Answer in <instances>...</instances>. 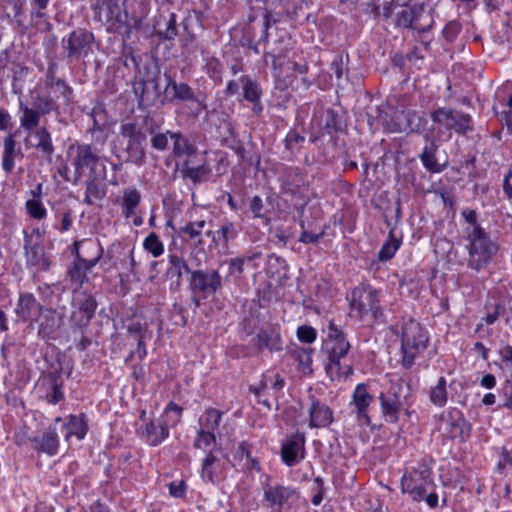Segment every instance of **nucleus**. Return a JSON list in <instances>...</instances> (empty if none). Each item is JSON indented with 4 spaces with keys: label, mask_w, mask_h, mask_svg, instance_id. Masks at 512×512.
<instances>
[{
    "label": "nucleus",
    "mask_w": 512,
    "mask_h": 512,
    "mask_svg": "<svg viewBox=\"0 0 512 512\" xmlns=\"http://www.w3.org/2000/svg\"><path fill=\"white\" fill-rule=\"evenodd\" d=\"M157 128L153 121V112L126 119L119 126V138L124 161L141 167L147 159V133Z\"/></svg>",
    "instance_id": "1"
},
{
    "label": "nucleus",
    "mask_w": 512,
    "mask_h": 512,
    "mask_svg": "<svg viewBox=\"0 0 512 512\" xmlns=\"http://www.w3.org/2000/svg\"><path fill=\"white\" fill-rule=\"evenodd\" d=\"M350 348L351 346L345 333L334 322L330 321L323 350L328 356L325 370L332 380L342 377L347 378L353 373L351 364L341 362L348 354Z\"/></svg>",
    "instance_id": "2"
},
{
    "label": "nucleus",
    "mask_w": 512,
    "mask_h": 512,
    "mask_svg": "<svg viewBox=\"0 0 512 512\" xmlns=\"http://www.w3.org/2000/svg\"><path fill=\"white\" fill-rule=\"evenodd\" d=\"M468 245L467 266L476 272L491 263L493 257L497 254L498 243L491 239L489 234L481 226L466 230Z\"/></svg>",
    "instance_id": "3"
},
{
    "label": "nucleus",
    "mask_w": 512,
    "mask_h": 512,
    "mask_svg": "<svg viewBox=\"0 0 512 512\" xmlns=\"http://www.w3.org/2000/svg\"><path fill=\"white\" fill-rule=\"evenodd\" d=\"M126 0H96L92 4L94 20L105 24L110 33L121 34L125 39L131 37L129 16L124 9Z\"/></svg>",
    "instance_id": "4"
},
{
    "label": "nucleus",
    "mask_w": 512,
    "mask_h": 512,
    "mask_svg": "<svg viewBox=\"0 0 512 512\" xmlns=\"http://www.w3.org/2000/svg\"><path fill=\"white\" fill-rule=\"evenodd\" d=\"M350 308L352 315L361 320L370 316L373 324L386 323V316L380 304L379 292L369 285L353 289Z\"/></svg>",
    "instance_id": "5"
},
{
    "label": "nucleus",
    "mask_w": 512,
    "mask_h": 512,
    "mask_svg": "<svg viewBox=\"0 0 512 512\" xmlns=\"http://www.w3.org/2000/svg\"><path fill=\"white\" fill-rule=\"evenodd\" d=\"M429 337L422 326L410 319L402 327L401 366L410 369L415 359L427 348Z\"/></svg>",
    "instance_id": "6"
},
{
    "label": "nucleus",
    "mask_w": 512,
    "mask_h": 512,
    "mask_svg": "<svg viewBox=\"0 0 512 512\" xmlns=\"http://www.w3.org/2000/svg\"><path fill=\"white\" fill-rule=\"evenodd\" d=\"M402 9L395 14L394 25L396 28L412 30L413 37H420L430 32L435 24L433 17L427 13L423 2L401 6Z\"/></svg>",
    "instance_id": "7"
},
{
    "label": "nucleus",
    "mask_w": 512,
    "mask_h": 512,
    "mask_svg": "<svg viewBox=\"0 0 512 512\" xmlns=\"http://www.w3.org/2000/svg\"><path fill=\"white\" fill-rule=\"evenodd\" d=\"M261 485L263 502L272 511L282 512L284 509L291 508L300 498L299 488L284 482L272 481L269 476Z\"/></svg>",
    "instance_id": "8"
},
{
    "label": "nucleus",
    "mask_w": 512,
    "mask_h": 512,
    "mask_svg": "<svg viewBox=\"0 0 512 512\" xmlns=\"http://www.w3.org/2000/svg\"><path fill=\"white\" fill-rule=\"evenodd\" d=\"M432 483V469L425 460L406 470L401 478V492L407 493L416 502H421L426 494V486Z\"/></svg>",
    "instance_id": "9"
},
{
    "label": "nucleus",
    "mask_w": 512,
    "mask_h": 512,
    "mask_svg": "<svg viewBox=\"0 0 512 512\" xmlns=\"http://www.w3.org/2000/svg\"><path fill=\"white\" fill-rule=\"evenodd\" d=\"M67 157L74 167L75 179L77 183L83 176L86 169L91 174L95 173L96 167L100 161L99 154L90 144L74 142L67 149Z\"/></svg>",
    "instance_id": "10"
},
{
    "label": "nucleus",
    "mask_w": 512,
    "mask_h": 512,
    "mask_svg": "<svg viewBox=\"0 0 512 512\" xmlns=\"http://www.w3.org/2000/svg\"><path fill=\"white\" fill-rule=\"evenodd\" d=\"M97 306V301L92 294L85 290L74 292L72 300L73 312L71 315L73 332L86 329L89 326L95 316Z\"/></svg>",
    "instance_id": "11"
},
{
    "label": "nucleus",
    "mask_w": 512,
    "mask_h": 512,
    "mask_svg": "<svg viewBox=\"0 0 512 512\" xmlns=\"http://www.w3.org/2000/svg\"><path fill=\"white\" fill-rule=\"evenodd\" d=\"M24 236V256L25 263L28 268L34 269L36 272H45L50 269L51 261L45 254L44 248L41 244V233L38 228L34 229L32 233L23 231Z\"/></svg>",
    "instance_id": "12"
},
{
    "label": "nucleus",
    "mask_w": 512,
    "mask_h": 512,
    "mask_svg": "<svg viewBox=\"0 0 512 512\" xmlns=\"http://www.w3.org/2000/svg\"><path fill=\"white\" fill-rule=\"evenodd\" d=\"M133 92L137 98L138 108L145 110L154 106L160 99V70L154 66L146 78H139L133 82Z\"/></svg>",
    "instance_id": "13"
},
{
    "label": "nucleus",
    "mask_w": 512,
    "mask_h": 512,
    "mask_svg": "<svg viewBox=\"0 0 512 512\" xmlns=\"http://www.w3.org/2000/svg\"><path fill=\"white\" fill-rule=\"evenodd\" d=\"M225 454L221 447L207 451L201 461L200 477L205 484L219 485L226 477Z\"/></svg>",
    "instance_id": "14"
},
{
    "label": "nucleus",
    "mask_w": 512,
    "mask_h": 512,
    "mask_svg": "<svg viewBox=\"0 0 512 512\" xmlns=\"http://www.w3.org/2000/svg\"><path fill=\"white\" fill-rule=\"evenodd\" d=\"M431 119L446 130H453L460 135H466L468 132L473 131L472 117L462 111L443 107L438 108L431 113Z\"/></svg>",
    "instance_id": "15"
},
{
    "label": "nucleus",
    "mask_w": 512,
    "mask_h": 512,
    "mask_svg": "<svg viewBox=\"0 0 512 512\" xmlns=\"http://www.w3.org/2000/svg\"><path fill=\"white\" fill-rule=\"evenodd\" d=\"M281 192L306 203L309 200V185L306 175L299 167H287L279 177Z\"/></svg>",
    "instance_id": "16"
},
{
    "label": "nucleus",
    "mask_w": 512,
    "mask_h": 512,
    "mask_svg": "<svg viewBox=\"0 0 512 512\" xmlns=\"http://www.w3.org/2000/svg\"><path fill=\"white\" fill-rule=\"evenodd\" d=\"M87 250L93 252L94 256L91 259L78 258V260H73L67 270L69 280L74 284L82 285L88 281L87 274L99 263L104 253L100 242H88Z\"/></svg>",
    "instance_id": "17"
},
{
    "label": "nucleus",
    "mask_w": 512,
    "mask_h": 512,
    "mask_svg": "<svg viewBox=\"0 0 512 512\" xmlns=\"http://www.w3.org/2000/svg\"><path fill=\"white\" fill-rule=\"evenodd\" d=\"M222 287V278L217 270H194L191 272L189 288L193 295H201L204 299L214 295Z\"/></svg>",
    "instance_id": "18"
},
{
    "label": "nucleus",
    "mask_w": 512,
    "mask_h": 512,
    "mask_svg": "<svg viewBox=\"0 0 512 512\" xmlns=\"http://www.w3.org/2000/svg\"><path fill=\"white\" fill-rule=\"evenodd\" d=\"M440 422L439 430L448 439L465 441L470 436L471 425L459 410L454 409L443 413L440 416Z\"/></svg>",
    "instance_id": "19"
},
{
    "label": "nucleus",
    "mask_w": 512,
    "mask_h": 512,
    "mask_svg": "<svg viewBox=\"0 0 512 512\" xmlns=\"http://www.w3.org/2000/svg\"><path fill=\"white\" fill-rule=\"evenodd\" d=\"M94 34L85 29L77 28L73 30L62 43L68 58H76L87 56L92 51V43L94 42Z\"/></svg>",
    "instance_id": "20"
},
{
    "label": "nucleus",
    "mask_w": 512,
    "mask_h": 512,
    "mask_svg": "<svg viewBox=\"0 0 512 512\" xmlns=\"http://www.w3.org/2000/svg\"><path fill=\"white\" fill-rule=\"evenodd\" d=\"M373 403L374 396L370 394L368 385L366 383H358L353 391L350 405L353 407V412L359 424L370 425L371 419L368 410Z\"/></svg>",
    "instance_id": "21"
},
{
    "label": "nucleus",
    "mask_w": 512,
    "mask_h": 512,
    "mask_svg": "<svg viewBox=\"0 0 512 512\" xmlns=\"http://www.w3.org/2000/svg\"><path fill=\"white\" fill-rule=\"evenodd\" d=\"M29 442L38 455L53 457L59 452L60 438L55 425H49L41 434L29 437Z\"/></svg>",
    "instance_id": "22"
},
{
    "label": "nucleus",
    "mask_w": 512,
    "mask_h": 512,
    "mask_svg": "<svg viewBox=\"0 0 512 512\" xmlns=\"http://www.w3.org/2000/svg\"><path fill=\"white\" fill-rule=\"evenodd\" d=\"M305 458V436L296 433L281 444V459L285 465L292 467Z\"/></svg>",
    "instance_id": "23"
},
{
    "label": "nucleus",
    "mask_w": 512,
    "mask_h": 512,
    "mask_svg": "<svg viewBox=\"0 0 512 512\" xmlns=\"http://www.w3.org/2000/svg\"><path fill=\"white\" fill-rule=\"evenodd\" d=\"M341 130L340 117L334 109H328L320 123L319 128L311 135L310 141L316 143L326 136L328 142L337 145V133Z\"/></svg>",
    "instance_id": "24"
},
{
    "label": "nucleus",
    "mask_w": 512,
    "mask_h": 512,
    "mask_svg": "<svg viewBox=\"0 0 512 512\" xmlns=\"http://www.w3.org/2000/svg\"><path fill=\"white\" fill-rule=\"evenodd\" d=\"M14 312L21 322L37 321L44 312V306L30 292L20 293Z\"/></svg>",
    "instance_id": "25"
},
{
    "label": "nucleus",
    "mask_w": 512,
    "mask_h": 512,
    "mask_svg": "<svg viewBox=\"0 0 512 512\" xmlns=\"http://www.w3.org/2000/svg\"><path fill=\"white\" fill-rule=\"evenodd\" d=\"M310 405L308 408V426L311 429L315 428H327L329 427L333 421V410L323 401L316 398L315 396H310Z\"/></svg>",
    "instance_id": "26"
},
{
    "label": "nucleus",
    "mask_w": 512,
    "mask_h": 512,
    "mask_svg": "<svg viewBox=\"0 0 512 512\" xmlns=\"http://www.w3.org/2000/svg\"><path fill=\"white\" fill-rule=\"evenodd\" d=\"M31 105L42 115L46 116L51 113L60 114V105L58 98L60 95L54 94L53 91L43 90L37 85L31 92Z\"/></svg>",
    "instance_id": "27"
},
{
    "label": "nucleus",
    "mask_w": 512,
    "mask_h": 512,
    "mask_svg": "<svg viewBox=\"0 0 512 512\" xmlns=\"http://www.w3.org/2000/svg\"><path fill=\"white\" fill-rule=\"evenodd\" d=\"M169 426V421L165 416L150 419L140 434L141 438L150 446H158L169 437Z\"/></svg>",
    "instance_id": "28"
},
{
    "label": "nucleus",
    "mask_w": 512,
    "mask_h": 512,
    "mask_svg": "<svg viewBox=\"0 0 512 512\" xmlns=\"http://www.w3.org/2000/svg\"><path fill=\"white\" fill-rule=\"evenodd\" d=\"M401 385H398V390L391 389L388 392H381L378 399L380 401L381 413L385 420L389 423H397L399 421V414L402 407L399 391Z\"/></svg>",
    "instance_id": "29"
},
{
    "label": "nucleus",
    "mask_w": 512,
    "mask_h": 512,
    "mask_svg": "<svg viewBox=\"0 0 512 512\" xmlns=\"http://www.w3.org/2000/svg\"><path fill=\"white\" fill-rule=\"evenodd\" d=\"M424 142L422 153L419 155L422 165L430 173H441L445 169V165L439 164L436 160L439 145L432 132L424 134Z\"/></svg>",
    "instance_id": "30"
},
{
    "label": "nucleus",
    "mask_w": 512,
    "mask_h": 512,
    "mask_svg": "<svg viewBox=\"0 0 512 512\" xmlns=\"http://www.w3.org/2000/svg\"><path fill=\"white\" fill-rule=\"evenodd\" d=\"M165 76L168 80L166 89H172L173 99L180 101L195 102L197 104V111L195 113L196 116H198L201 111L206 110L208 108L205 98L199 99L195 94L194 90L192 89V87H190L187 83H178L174 81L168 74H165Z\"/></svg>",
    "instance_id": "31"
},
{
    "label": "nucleus",
    "mask_w": 512,
    "mask_h": 512,
    "mask_svg": "<svg viewBox=\"0 0 512 512\" xmlns=\"http://www.w3.org/2000/svg\"><path fill=\"white\" fill-rule=\"evenodd\" d=\"M252 444L248 441H241L233 451L232 466L239 467L244 471H260L261 466L257 458L252 456Z\"/></svg>",
    "instance_id": "32"
},
{
    "label": "nucleus",
    "mask_w": 512,
    "mask_h": 512,
    "mask_svg": "<svg viewBox=\"0 0 512 512\" xmlns=\"http://www.w3.org/2000/svg\"><path fill=\"white\" fill-rule=\"evenodd\" d=\"M40 317L42 318L38 325L39 337L44 340L55 339L62 325V318L57 316L55 309L46 307Z\"/></svg>",
    "instance_id": "33"
},
{
    "label": "nucleus",
    "mask_w": 512,
    "mask_h": 512,
    "mask_svg": "<svg viewBox=\"0 0 512 512\" xmlns=\"http://www.w3.org/2000/svg\"><path fill=\"white\" fill-rule=\"evenodd\" d=\"M181 177L184 180H190L193 184H200L208 180L211 174L209 164L204 161L203 163L193 166L190 159H185L180 165L177 164Z\"/></svg>",
    "instance_id": "34"
},
{
    "label": "nucleus",
    "mask_w": 512,
    "mask_h": 512,
    "mask_svg": "<svg viewBox=\"0 0 512 512\" xmlns=\"http://www.w3.org/2000/svg\"><path fill=\"white\" fill-rule=\"evenodd\" d=\"M253 341L259 351L268 349L271 352H278L282 350L281 336L274 327L259 329Z\"/></svg>",
    "instance_id": "35"
},
{
    "label": "nucleus",
    "mask_w": 512,
    "mask_h": 512,
    "mask_svg": "<svg viewBox=\"0 0 512 512\" xmlns=\"http://www.w3.org/2000/svg\"><path fill=\"white\" fill-rule=\"evenodd\" d=\"M43 90L53 91L54 94L61 95L66 102H69L73 95L72 88L64 79L56 77L54 65H49L44 78Z\"/></svg>",
    "instance_id": "36"
},
{
    "label": "nucleus",
    "mask_w": 512,
    "mask_h": 512,
    "mask_svg": "<svg viewBox=\"0 0 512 512\" xmlns=\"http://www.w3.org/2000/svg\"><path fill=\"white\" fill-rule=\"evenodd\" d=\"M63 428L66 430L64 435L66 441H69L72 436H75L78 440L84 439L89 429L86 414H70L66 417Z\"/></svg>",
    "instance_id": "37"
},
{
    "label": "nucleus",
    "mask_w": 512,
    "mask_h": 512,
    "mask_svg": "<svg viewBox=\"0 0 512 512\" xmlns=\"http://www.w3.org/2000/svg\"><path fill=\"white\" fill-rule=\"evenodd\" d=\"M167 257L168 268L166 270V276L171 279L176 278L177 284L180 285L183 275L185 273H189L191 275V272L193 271L190 269L188 262L183 255L177 254L169 249Z\"/></svg>",
    "instance_id": "38"
},
{
    "label": "nucleus",
    "mask_w": 512,
    "mask_h": 512,
    "mask_svg": "<svg viewBox=\"0 0 512 512\" xmlns=\"http://www.w3.org/2000/svg\"><path fill=\"white\" fill-rule=\"evenodd\" d=\"M285 385L284 378L277 372L267 371L262 375L259 386L250 387V391L255 396H260L261 392H265L268 388H271L275 391V398L278 397V394L281 392Z\"/></svg>",
    "instance_id": "39"
},
{
    "label": "nucleus",
    "mask_w": 512,
    "mask_h": 512,
    "mask_svg": "<svg viewBox=\"0 0 512 512\" xmlns=\"http://www.w3.org/2000/svg\"><path fill=\"white\" fill-rule=\"evenodd\" d=\"M170 139L173 141V155L177 158L181 156H191L197 152V146L190 141L188 137L180 131H168Z\"/></svg>",
    "instance_id": "40"
},
{
    "label": "nucleus",
    "mask_w": 512,
    "mask_h": 512,
    "mask_svg": "<svg viewBox=\"0 0 512 512\" xmlns=\"http://www.w3.org/2000/svg\"><path fill=\"white\" fill-rule=\"evenodd\" d=\"M33 136L36 139V143L34 144L35 149L48 159H51L55 152V147L49 130L44 126L37 128Z\"/></svg>",
    "instance_id": "41"
},
{
    "label": "nucleus",
    "mask_w": 512,
    "mask_h": 512,
    "mask_svg": "<svg viewBox=\"0 0 512 512\" xmlns=\"http://www.w3.org/2000/svg\"><path fill=\"white\" fill-rule=\"evenodd\" d=\"M385 222L387 226L390 228L389 236L388 240L384 242V244L382 245L378 252V259L383 262L392 259L401 246V239L396 237L395 228L392 227V221L386 219Z\"/></svg>",
    "instance_id": "42"
},
{
    "label": "nucleus",
    "mask_w": 512,
    "mask_h": 512,
    "mask_svg": "<svg viewBox=\"0 0 512 512\" xmlns=\"http://www.w3.org/2000/svg\"><path fill=\"white\" fill-rule=\"evenodd\" d=\"M19 111L22 113L20 126L24 131L31 132L39 126L42 115L32 105L28 106L20 100Z\"/></svg>",
    "instance_id": "43"
},
{
    "label": "nucleus",
    "mask_w": 512,
    "mask_h": 512,
    "mask_svg": "<svg viewBox=\"0 0 512 512\" xmlns=\"http://www.w3.org/2000/svg\"><path fill=\"white\" fill-rule=\"evenodd\" d=\"M20 150L16 149V140L13 134H9L4 138L3 142V155H2V169L6 173H11L15 167L14 158Z\"/></svg>",
    "instance_id": "44"
},
{
    "label": "nucleus",
    "mask_w": 512,
    "mask_h": 512,
    "mask_svg": "<svg viewBox=\"0 0 512 512\" xmlns=\"http://www.w3.org/2000/svg\"><path fill=\"white\" fill-rule=\"evenodd\" d=\"M428 397L431 404L442 408L448 402L447 380L444 376L438 378L437 383L430 387Z\"/></svg>",
    "instance_id": "45"
},
{
    "label": "nucleus",
    "mask_w": 512,
    "mask_h": 512,
    "mask_svg": "<svg viewBox=\"0 0 512 512\" xmlns=\"http://www.w3.org/2000/svg\"><path fill=\"white\" fill-rule=\"evenodd\" d=\"M141 202V194L136 188H127L122 196V215L129 219L135 214V210Z\"/></svg>",
    "instance_id": "46"
},
{
    "label": "nucleus",
    "mask_w": 512,
    "mask_h": 512,
    "mask_svg": "<svg viewBox=\"0 0 512 512\" xmlns=\"http://www.w3.org/2000/svg\"><path fill=\"white\" fill-rule=\"evenodd\" d=\"M153 121L157 124V128L152 133H147V136L150 135V144L151 147L156 151H165L168 148V138L169 133L167 130L166 132H161V127L163 125V120L158 117L155 113H153Z\"/></svg>",
    "instance_id": "47"
},
{
    "label": "nucleus",
    "mask_w": 512,
    "mask_h": 512,
    "mask_svg": "<svg viewBox=\"0 0 512 512\" xmlns=\"http://www.w3.org/2000/svg\"><path fill=\"white\" fill-rule=\"evenodd\" d=\"M85 188L84 202L88 205H93L95 201H100L105 197V188L95 177L90 176L85 182Z\"/></svg>",
    "instance_id": "48"
},
{
    "label": "nucleus",
    "mask_w": 512,
    "mask_h": 512,
    "mask_svg": "<svg viewBox=\"0 0 512 512\" xmlns=\"http://www.w3.org/2000/svg\"><path fill=\"white\" fill-rule=\"evenodd\" d=\"M239 81L243 90V99L251 102L261 99L262 90L257 81L253 80L249 75H242Z\"/></svg>",
    "instance_id": "49"
},
{
    "label": "nucleus",
    "mask_w": 512,
    "mask_h": 512,
    "mask_svg": "<svg viewBox=\"0 0 512 512\" xmlns=\"http://www.w3.org/2000/svg\"><path fill=\"white\" fill-rule=\"evenodd\" d=\"M312 353L311 348L296 347L292 350L291 355L298 363L299 369L304 372L312 371Z\"/></svg>",
    "instance_id": "50"
},
{
    "label": "nucleus",
    "mask_w": 512,
    "mask_h": 512,
    "mask_svg": "<svg viewBox=\"0 0 512 512\" xmlns=\"http://www.w3.org/2000/svg\"><path fill=\"white\" fill-rule=\"evenodd\" d=\"M205 226V220L190 221L179 228L178 235L183 238L187 237L189 240H196L201 236Z\"/></svg>",
    "instance_id": "51"
},
{
    "label": "nucleus",
    "mask_w": 512,
    "mask_h": 512,
    "mask_svg": "<svg viewBox=\"0 0 512 512\" xmlns=\"http://www.w3.org/2000/svg\"><path fill=\"white\" fill-rule=\"evenodd\" d=\"M222 419V412L215 408H208L205 411L204 419L200 420L201 428L214 432L218 429Z\"/></svg>",
    "instance_id": "52"
},
{
    "label": "nucleus",
    "mask_w": 512,
    "mask_h": 512,
    "mask_svg": "<svg viewBox=\"0 0 512 512\" xmlns=\"http://www.w3.org/2000/svg\"><path fill=\"white\" fill-rule=\"evenodd\" d=\"M193 446L196 449H203L205 451L211 446H213L212 448L218 447L216 445V436L214 432L206 429H199L196 433Z\"/></svg>",
    "instance_id": "53"
},
{
    "label": "nucleus",
    "mask_w": 512,
    "mask_h": 512,
    "mask_svg": "<svg viewBox=\"0 0 512 512\" xmlns=\"http://www.w3.org/2000/svg\"><path fill=\"white\" fill-rule=\"evenodd\" d=\"M149 4L145 0L138 1V11H133L129 22L131 25V31L133 29L140 30L143 26V22L149 13Z\"/></svg>",
    "instance_id": "54"
},
{
    "label": "nucleus",
    "mask_w": 512,
    "mask_h": 512,
    "mask_svg": "<svg viewBox=\"0 0 512 512\" xmlns=\"http://www.w3.org/2000/svg\"><path fill=\"white\" fill-rule=\"evenodd\" d=\"M143 248L154 258H157L164 253V244L154 232H151L145 237L143 241Z\"/></svg>",
    "instance_id": "55"
},
{
    "label": "nucleus",
    "mask_w": 512,
    "mask_h": 512,
    "mask_svg": "<svg viewBox=\"0 0 512 512\" xmlns=\"http://www.w3.org/2000/svg\"><path fill=\"white\" fill-rule=\"evenodd\" d=\"M27 214L35 220H43L47 217V210L41 199H28L25 203Z\"/></svg>",
    "instance_id": "56"
},
{
    "label": "nucleus",
    "mask_w": 512,
    "mask_h": 512,
    "mask_svg": "<svg viewBox=\"0 0 512 512\" xmlns=\"http://www.w3.org/2000/svg\"><path fill=\"white\" fill-rule=\"evenodd\" d=\"M408 110H397L394 112L390 122L387 124L388 130L393 133L406 132L409 125H406V117Z\"/></svg>",
    "instance_id": "57"
},
{
    "label": "nucleus",
    "mask_w": 512,
    "mask_h": 512,
    "mask_svg": "<svg viewBox=\"0 0 512 512\" xmlns=\"http://www.w3.org/2000/svg\"><path fill=\"white\" fill-rule=\"evenodd\" d=\"M217 239L224 245L234 240L238 236V230L235 224L229 220H224L221 227L216 231Z\"/></svg>",
    "instance_id": "58"
},
{
    "label": "nucleus",
    "mask_w": 512,
    "mask_h": 512,
    "mask_svg": "<svg viewBox=\"0 0 512 512\" xmlns=\"http://www.w3.org/2000/svg\"><path fill=\"white\" fill-rule=\"evenodd\" d=\"M157 34L161 39H164V40H173L177 36L178 30H177L176 14H174V13L169 14V17L165 22V29L158 30Z\"/></svg>",
    "instance_id": "59"
},
{
    "label": "nucleus",
    "mask_w": 512,
    "mask_h": 512,
    "mask_svg": "<svg viewBox=\"0 0 512 512\" xmlns=\"http://www.w3.org/2000/svg\"><path fill=\"white\" fill-rule=\"evenodd\" d=\"M305 141V137L301 135L296 129H291L285 139V148L290 152L298 151Z\"/></svg>",
    "instance_id": "60"
},
{
    "label": "nucleus",
    "mask_w": 512,
    "mask_h": 512,
    "mask_svg": "<svg viewBox=\"0 0 512 512\" xmlns=\"http://www.w3.org/2000/svg\"><path fill=\"white\" fill-rule=\"evenodd\" d=\"M183 408L173 401L169 402L161 416H165L168 419L169 424L174 426L180 423L182 417Z\"/></svg>",
    "instance_id": "61"
},
{
    "label": "nucleus",
    "mask_w": 512,
    "mask_h": 512,
    "mask_svg": "<svg viewBox=\"0 0 512 512\" xmlns=\"http://www.w3.org/2000/svg\"><path fill=\"white\" fill-rule=\"evenodd\" d=\"M462 30V26L459 21H449L442 30V35L448 43H453Z\"/></svg>",
    "instance_id": "62"
},
{
    "label": "nucleus",
    "mask_w": 512,
    "mask_h": 512,
    "mask_svg": "<svg viewBox=\"0 0 512 512\" xmlns=\"http://www.w3.org/2000/svg\"><path fill=\"white\" fill-rule=\"evenodd\" d=\"M299 225L302 229V232L299 236V242L303 244H317L319 240L324 236V231L319 233H313L311 231L306 230L305 221L301 220Z\"/></svg>",
    "instance_id": "63"
},
{
    "label": "nucleus",
    "mask_w": 512,
    "mask_h": 512,
    "mask_svg": "<svg viewBox=\"0 0 512 512\" xmlns=\"http://www.w3.org/2000/svg\"><path fill=\"white\" fill-rule=\"evenodd\" d=\"M296 334L299 341L307 344L313 343L317 336L316 330L313 327L307 325L298 327Z\"/></svg>",
    "instance_id": "64"
}]
</instances>
